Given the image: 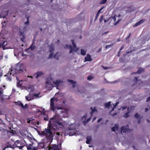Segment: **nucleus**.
<instances>
[{"label": "nucleus", "instance_id": "nucleus-1", "mask_svg": "<svg viewBox=\"0 0 150 150\" xmlns=\"http://www.w3.org/2000/svg\"><path fill=\"white\" fill-rule=\"evenodd\" d=\"M59 119V117L58 115H55L51 118L48 124L49 128L52 126L53 129L55 130L62 127L63 126V123Z\"/></svg>", "mask_w": 150, "mask_h": 150}, {"label": "nucleus", "instance_id": "nucleus-2", "mask_svg": "<svg viewBox=\"0 0 150 150\" xmlns=\"http://www.w3.org/2000/svg\"><path fill=\"white\" fill-rule=\"evenodd\" d=\"M52 128V126L49 128V127L47 129H45L44 131L41 132V134L45 136L47 139L49 140L52 141L53 139L54 135L51 130Z\"/></svg>", "mask_w": 150, "mask_h": 150}, {"label": "nucleus", "instance_id": "nucleus-3", "mask_svg": "<svg viewBox=\"0 0 150 150\" xmlns=\"http://www.w3.org/2000/svg\"><path fill=\"white\" fill-rule=\"evenodd\" d=\"M71 43L73 45V47L74 48H73L71 45H66V47H69L70 48V50L69 52V53L70 54L74 52H76L78 50V48H77L76 46V45L74 43V40H71Z\"/></svg>", "mask_w": 150, "mask_h": 150}, {"label": "nucleus", "instance_id": "nucleus-4", "mask_svg": "<svg viewBox=\"0 0 150 150\" xmlns=\"http://www.w3.org/2000/svg\"><path fill=\"white\" fill-rule=\"evenodd\" d=\"M14 103L15 105L19 106L21 108V109H22L25 110L26 108H28V105L27 104H26L24 105L23 103L20 101H18L17 102H15Z\"/></svg>", "mask_w": 150, "mask_h": 150}, {"label": "nucleus", "instance_id": "nucleus-5", "mask_svg": "<svg viewBox=\"0 0 150 150\" xmlns=\"http://www.w3.org/2000/svg\"><path fill=\"white\" fill-rule=\"evenodd\" d=\"M61 145L60 144V146H59L58 145L56 144H52L49 148V149L50 150V149H51L52 150H61Z\"/></svg>", "mask_w": 150, "mask_h": 150}, {"label": "nucleus", "instance_id": "nucleus-6", "mask_svg": "<svg viewBox=\"0 0 150 150\" xmlns=\"http://www.w3.org/2000/svg\"><path fill=\"white\" fill-rule=\"evenodd\" d=\"M33 144H30L28 145L27 144L25 146L27 147L28 150H37V149L36 147L33 146Z\"/></svg>", "mask_w": 150, "mask_h": 150}, {"label": "nucleus", "instance_id": "nucleus-7", "mask_svg": "<svg viewBox=\"0 0 150 150\" xmlns=\"http://www.w3.org/2000/svg\"><path fill=\"white\" fill-rule=\"evenodd\" d=\"M63 82V81L59 79L55 81H53V83L56 85L57 88L58 89V87L59 86L60 83Z\"/></svg>", "mask_w": 150, "mask_h": 150}, {"label": "nucleus", "instance_id": "nucleus-8", "mask_svg": "<svg viewBox=\"0 0 150 150\" xmlns=\"http://www.w3.org/2000/svg\"><path fill=\"white\" fill-rule=\"evenodd\" d=\"M35 40L34 39H33L31 45L27 49V50H28L30 49L31 51L34 50L36 48V47L35 45Z\"/></svg>", "mask_w": 150, "mask_h": 150}, {"label": "nucleus", "instance_id": "nucleus-9", "mask_svg": "<svg viewBox=\"0 0 150 150\" xmlns=\"http://www.w3.org/2000/svg\"><path fill=\"white\" fill-rule=\"evenodd\" d=\"M138 78H139V77H137L136 76L133 79V81L135 83V84L134 83V84H132V86H134L136 83H137L139 81L140 82V83H139V84H140L141 83H142V81H141V80H138Z\"/></svg>", "mask_w": 150, "mask_h": 150}, {"label": "nucleus", "instance_id": "nucleus-10", "mask_svg": "<svg viewBox=\"0 0 150 150\" xmlns=\"http://www.w3.org/2000/svg\"><path fill=\"white\" fill-rule=\"evenodd\" d=\"M129 126L128 125L125 126H122L121 128V132H126L129 130L128 128Z\"/></svg>", "mask_w": 150, "mask_h": 150}, {"label": "nucleus", "instance_id": "nucleus-11", "mask_svg": "<svg viewBox=\"0 0 150 150\" xmlns=\"http://www.w3.org/2000/svg\"><path fill=\"white\" fill-rule=\"evenodd\" d=\"M135 118H137L138 120V124L140 123L141 122V119H142V117L140 115L138 114V113H136L134 115Z\"/></svg>", "mask_w": 150, "mask_h": 150}, {"label": "nucleus", "instance_id": "nucleus-12", "mask_svg": "<svg viewBox=\"0 0 150 150\" xmlns=\"http://www.w3.org/2000/svg\"><path fill=\"white\" fill-rule=\"evenodd\" d=\"M146 21V20L144 19H142L140 21H139L137 23L133 25V27H136L137 26L143 23Z\"/></svg>", "mask_w": 150, "mask_h": 150}, {"label": "nucleus", "instance_id": "nucleus-13", "mask_svg": "<svg viewBox=\"0 0 150 150\" xmlns=\"http://www.w3.org/2000/svg\"><path fill=\"white\" fill-rule=\"evenodd\" d=\"M92 60L91 56L89 54H87L85 58V62L91 61Z\"/></svg>", "mask_w": 150, "mask_h": 150}, {"label": "nucleus", "instance_id": "nucleus-14", "mask_svg": "<svg viewBox=\"0 0 150 150\" xmlns=\"http://www.w3.org/2000/svg\"><path fill=\"white\" fill-rule=\"evenodd\" d=\"M43 74V72L41 71V72H36V73H35L34 74V76H35V78L38 79L39 77L41 75H42Z\"/></svg>", "mask_w": 150, "mask_h": 150}, {"label": "nucleus", "instance_id": "nucleus-15", "mask_svg": "<svg viewBox=\"0 0 150 150\" xmlns=\"http://www.w3.org/2000/svg\"><path fill=\"white\" fill-rule=\"evenodd\" d=\"M38 145L36 147V148L38 149H42L44 147V144L43 142H40L38 143Z\"/></svg>", "mask_w": 150, "mask_h": 150}, {"label": "nucleus", "instance_id": "nucleus-16", "mask_svg": "<svg viewBox=\"0 0 150 150\" xmlns=\"http://www.w3.org/2000/svg\"><path fill=\"white\" fill-rule=\"evenodd\" d=\"M2 47L3 50H5L6 48L5 46L7 45V42L6 41H3L2 42H1Z\"/></svg>", "mask_w": 150, "mask_h": 150}, {"label": "nucleus", "instance_id": "nucleus-17", "mask_svg": "<svg viewBox=\"0 0 150 150\" xmlns=\"http://www.w3.org/2000/svg\"><path fill=\"white\" fill-rule=\"evenodd\" d=\"M20 35L21 37V39L22 41H23L25 38V36L23 32H21V31H20Z\"/></svg>", "mask_w": 150, "mask_h": 150}, {"label": "nucleus", "instance_id": "nucleus-18", "mask_svg": "<svg viewBox=\"0 0 150 150\" xmlns=\"http://www.w3.org/2000/svg\"><path fill=\"white\" fill-rule=\"evenodd\" d=\"M119 128V125L118 124H115V126L112 128V131L113 132H115L116 130L118 129Z\"/></svg>", "mask_w": 150, "mask_h": 150}, {"label": "nucleus", "instance_id": "nucleus-19", "mask_svg": "<svg viewBox=\"0 0 150 150\" xmlns=\"http://www.w3.org/2000/svg\"><path fill=\"white\" fill-rule=\"evenodd\" d=\"M50 108L53 111H54L56 109V107L54 106V103L52 101L50 103Z\"/></svg>", "mask_w": 150, "mask_h": 150}, {"label": "nucleus", "instance_id": "nucleus-20", "mask_svg": "<svg viewBox=\"0 0 150 150\" xmlns=\"http://www.w3.org/2000/svg\"><path fill=\"white\" fill-rule=\"evenodd\" d=\"M67 81L72 83L73 88H74L76 86V83L74 81L72 80L68 79Z\"/></svg>", "mask_w": 150, "mask_h": 150}, {"label": "nucleus", "instance_id": "nucleus-21", "mask_svg": "<svg viewBox=\"0 0 150 150\" xmlns=\"http://www.w3.org/2000/svg\"><path fill=\"white\" fill-rule=\"evenodd\" d=\"M91 109V116H92L93 113L95 112H97V110L96 109V107H94L93 108V107H91L90 108Z\"/></svg>", "mask_w": 150, "mask_h": 150}, {"label": "nucleus", "instance_id": "nucleus-22", "mask_svg": "<svg viewBox=\"0 0 150 150\" xmlns=\"http://www.w3.org/2000/svg\"><path fill=\"white\" fill-rule=\"evenodd\" d=\"M87 140L86 141V143L87 144H89L90 143V142L91 140V136H88L86 138Z\"/></svg>", "mask_w": 150, "mask_h": 150}, {"label": "nucleus", "instance_id": "nucleus-23", "mask_svg": "<svg viewBox=\"0 0 150 150\" xmlns=\"http://www.w3.org/2000/svg\"><path fill=\"white\" fill-rule=\"evenodd\" d=\"M14 145H11L10 144H8L7 146L5 148H4L3 150H5L6 148H14L16 147L15 146H14Z\"/></svg>", "mask_w": 150, "mask_h": 150}, {"label": "nucleus", "instance_id": "nucleus-24", "mask_svg": "<svg viewBox=\"0 0 150 150\" xmlns=\"http://www.w3.org/2000/svg\"><path fill=\"white\" fill-rule=\"evenodd\" d=\"M111 106V102H109L105 103V107L108 108Z\"/></svg>", "mask_w": 150, "mask_h": 150}, {"label": "nucleus", "instance_id": "nucleus-25", "mask_svg": "<svg viewBox=\"0 0 150 150\" xmlns=\"http://www.w3.org/2000/svg\"><path fill=\"white\" fill-rule=\"evenodd\" d=\"M86 50L81 49V54L82 55H85L86 54Z\"/></svg>", "mask_w": 150, "mask_h": 150}, {"label": "nucleus", "instance_id": "nucleus-26", "mask_svg": "<svg viewBox=\"0 0 150 150\" xmlns=\"http://www.w3.org/2000/svg\"><path fill=\"white\" fill-rule=\"evenodd\" d=\"M119 103V102H117L115 103V105H114V104H113V108H112V110L111 111V112H112V111L114 110V108L117 106V105Z\"/></svg>", "mask_w": 150, "mask_h": 150}, {"label": "nucleus", "instance_id": "nucleus-27", "mask_svg": "<svg viewBox=\"0 0 150 150\" xmlns=\"http://www.w3.org/2000/svg\"><path fill=\"white\" fill-rule=\"evenodd\" d=\"M130 113H129V112H127L125 113L123 117L125 118H127L129 116V114Z\"/></svg>", "mask_w": 150, "mask_h": 150}, {"label": "nucleus", "instance_id": "nucleus-28", "mask_svg": "<svg viewBox=\"0 0 150 150\" xmlns=\"http://www.w3.org/2000/svg\"><path fill=\"white\" fill-rule=\"evenodd\" d=\"M54 51V48L53 47L50 46L49 49V51L50 53L53 52Z\"/></svg>", "mask_w": 150, "mask_h": 150}, {"label": "nucleus", "instance_id": "nucleus-29", "mask_svg": "<svg viewBox=\"0 0 150 150\" xmlns=\"http://www.w3.org/2000/svg\"><path fill=\"white\" fill-rule=\"evenodd\" d=\"M5 18V15H4L3 13H0V18Z\"/></svg>", "mask_w": 150, "mask_h": 150}, {"label": "nucleus", "instance_id": "nucleus-30", "mask_svg": "<svg viewBox=\"0 0 150 150\" xmlns=\"http://www.w3.org/2000/svg\"><path fill=\"white\" fill-rule=\"evenodd\" d=\"M16 147H18L19 149H22L25 146L24 145H21V146H18L17 145H15Z\"/></svg>", "mask_w": 150, "mask_h": 150}, {"label": "nucleus", "instance_id": "nucleus-31", "mask_svg": "<svg viewBox=\"0 0 150 150\" xmlns=\"http://www.w3.org/2000/svg\"><path fill=\"white\" fill-rule=\"evenodd\" d=\"M144 71V70L142 69H139L137 72L138 73H140Z\"/></svg>", "mask_w": 150, "mask_h": 150}, {"label": "nucleus", "instance_id": "nucleus-32", "mask_svg": "<svg viewBox=\"0 0 150 150\" xmlns=\"http://www.w3.org/2000/svg\"><path fill=\"white\" fill-rule=\"evenodd\" d=\"M134 106H131L130 107V109L129 108H127V111L129 112V113H130V110L132 109V108H134Z\"/></svg>", "mask_w": 150, "mask_h": 150}, {"label": "nucleus", "instance_id": "nucleus-33", "mask_svg": "<svg viewBox=\"0 0 150 150\" xmlns=\"http://www.w3.org/2000/svg\"><path fill=\"white\" fill-rule=\"evenodd\" d=\"M107 1V0H101L100 2V4H105Z\"/></svg>", "mask_w": 150, "mask_h": 150}, {"label": "nucleus", "instance_id": "nucleus-34", "mask_svg": "<svg viewBox=\"0 0 150 150\" xmlns=\"http://www.w3.org/2000/svg\"><path fill=\"white\" fill-rule=\"evenodd\" d=\"M53 52L50 53V54L49 55L48 58H52L53 56Z\"/></svg>", "mask_w": 150, "mask_h": 150}, {"label": "nucleus", "instance_id": "nucleus-35", "mask_svg": "<svg viewBox=\"0 0 150 150\" xmlns=\"http://www.w3.org/2000/svg\"><path fill=\"white\" fill-rule=\"evenodd\" d=\"M127 108V106H125L123 107H122L120 108V109H122V110H124L125 109H126Z\"/></svg>", "mask_w": 150, "mask_h": 150}, {"label": "nucleus", "instance_id": "nucleus-36", "mask_svg": "<svg viewBox=\"0 0 150 150\" xmlns=\"http://www.w3.org/2000/svg\"><path fill=\"white\" fill-rule=\"evenodd\" d=\"M103 17H104L103 15H102L101 16V17L100 18V20H99V21L100 22H101L102 21Z\"/></svg>", "mask_w": 150, "mask_h": 150}, {"label": "nucleus", "instance_id": "nucleus-37", "mask_svg": "<svg viewBox=\"0 0 150 150\" xmlns=\"http://www.w3.org/2000/svg\"><path fill=\"white\" fill-rule=\"evenodd\" d=\"M113 44H112V45H107L105 47V48L106 49H107V48H109L110 47H111L113 45Z\"/></svg>", "mask_w": 150, "mask_h": 150}, {"label": "nucleus", "instance_id": "nucleus-38", "mask_svg": "<svg viewBox=\"0 0 150 150\" xmlns=\"http://www.w3.org/2000/svg\"><path fill=\"white\" fill-rule=\"evenodd\" d=\"M27 21L25 23V25H28L29 24V21L28 20V17H27Z\"/></svg>", "mask_w": 150, "mask_h": 150}, {"label": "nucleus", "instance_id": "nucleus-39", "mask_svg": "<svg viewBox=\"0 0 150 150\" xmlns=\"http://www.w3.org/2000/svg\"><path fill=\"white\" fill-rule=\"evenodd\" d=\"M92 78V77L91 76H89L87 77V79L88 80H91Z\"/></svg>", "mask_w": 150, "mask_h": 150}, {"label": "nucleus", "instance_id": "nucleus-40", "mask_svg": "<svg viewBox=\"0 0 150 150\" xmlns=\"http://www.w3.org/2000/svg\"><path fill=\"white\" fill-rule=\"evenodd\" d=\"M99 13H97V14H96V16L95 21H96L97 19V18H98V17L99 15Z\"/></svg>", "mask_w": 150, "mask_h": 150}, {"label": "nucleus", "instance_id": "nucleus-41", "mask_svg": "<svg viewBox=\"0 0 150 150\" xmlns=\"http://www.w3.org/2000/svg\"><path fill=\"white\" fill-rule=\"evenodd\" d=\"M102 67L105 70H106L108 69V67H105L103 65L102 66Z\"/></svg>", "mask_w": 150, "mask_h": 150}, {"label": "nucleus", "instance_id": "nucleus-42", "mask_svg": "<svg viewBox=\"0 0 150 150\" xmlns=\"http://www.w3.org/2000/svg\"><path fill=\"white\" fill-rule=\"evenodd\" d=\"M18 71L19 72L21 73L23 72V70L21 68H20L18 69Z\"/></svg>", "mask_w": 150, "mask_h": 150}, {"label": "nucleus", "instance_id": "nucleus-43", "mask_svg": "<svg viewBox=\"0 0 150 150\" xmlns=\"http://www.w3.org/2000/svg\"><path fill=\"white\" fill-rule=\"evenodd\" d=\"M134 50H130V51H127L126 52V53L127 54H129V53H131L133 51H134Z\"/></svg>", "mask_w": 150, "mask_h": 150}, {"label": "nucleus", "instance_id": "nucleus-44", "mask_svg": "<svg viewBox=\"0 0 150 150\" xmlns=\"http://www.w3.org/2000/svg\"><path fill=\"white\" fill-rule=\"evenodd\" d=\"M3 93V91L2 90H0V95L1 96L2 95Z\"/></svg>", "mask_w": 150, "mask_h": 150}, {"label": "nucleus", "instance_id": "nucleus-45", "mask_svg": "<svg viewBox=\"0 0 150 150\" xmlns=\"http://www.w3.org/2000/svg\"><path fill=\"white\" fill-rule=\"evenodd\" d=\"M124 47V46L123 45H122L120 48V51L119 52V53H120V51Z\"/></svg>", "mask_w": 150, "mask_h": 150}, {"label": "nucleus", "instance_id": "nucleus-46", "mask_svg": "<svg viewBox=\"0 0 150 150\" xmlns=\"http://www.w3.org/2000/svg\"><path fill=\"white\" fill-rule=\"evenodd\" d=\"M91 119V117H90L89 118H88L87 120L86 121V122H86V123H87V122H89V121H90V120Z\"/></svg>", "mask_w": 150, "mask_h": 150}, {"label": "nucleus", "instance_id": "nucleus-47", "mask_svg": "<svg viewBox=\"0 0 150 150\" xmlns=\"http://www.w3.org/2000/svg\"><path fill=\"white\" fill-rule=\"evenodd\" d=\"M131 35V33H130L128 35V36L127 37V38L126 39V40H127V39H129Z\"/></svg>", "mask_w": 150, "mask_h": 150}, {"label": "nucleus", "instance_id": "nucleus-48", "mask_svg": "<svg viewBox=\"0 0 150 150\" xmlns=\"http://www.w3.org/2000/svg\"><path fill=\"white\" fill-rule=\"evenodd\" d=\"M112 19L113 20H114V21H116V17H115V16H114L113 17H112Z\"/></svg>", "mask_w": 150, "mask_h": 150}, {"label": "nucleus", "instance_id": "nucleus-49", "mask_svg": "<svg viewBox=\"0 0 150 150\" xmlns=\"http://www.w3.org/2000/svg\"><path fill=\"white\" fill-rule=\"evenodd\" d=\"M108 32H109L108 31L105 32H104V33H103L102 34V36H103L105 34H106L108 33Z\"/></svg>", "mask_w": 150, "mask_h": 150}, {"label": "nucleus", "instance_id": "nucleus-50", "mask_svg": "<svg viewBox=\"0 0 150 150\" xmlns=\"http://www.w3.org/2000/svg\"><path fill=\"white\" fill-rule=\"evenodd\" d=\"M101 48H99L98 49V50H97V53L100 52L101 51Z\"/></svg>", "mask_w": 150, "mask_h": 150}, {"label": "nucleus", "instance_id": "nucleus-51", "mask_svg": "<svg viewBox=\"0 0 150 150\" xmlns=\"http://www.w3.org/2000/svg\"><path fill=\"white\" fill-rule=\"evenodd\" d=\"M44 120H48V117H44Z\"/></svg>", "mask_w": 150, "mask_h": 150}, {"label": "nucleus", "instance_id": "nucleus-52", "mask_svg": "<svg viewBox=\"0 0 150 150\" xmlns=\"http://www.w3.org/2000/svg\"><path fill=\"white\" fill-rule=\"evenodd\" d=\"M103 8H101L100 10H98V12H97V13H99L100 12V11L102 10V9H103Z\"/></svg>", "mask_w": 150, "mask_h": 150}, {"label": "nucleus", "instance_id": "nucleus-53", "mask_svg": "<svg viewBox=\"0 0 150 150\" xmlns=\"http://www.w3.org/2000/svg\"><path fill=\"white\" fill-rule=\"evenodd\" d=\"M20 82H19L17 83V85L18 86H22L21 84H20Z\"/></svg>", "mask_w": 150, "mask_h": 150}, {"label": "nucleus", "instance_id": "nucleus-54", "mask_svg": "<svg viewBox=\"0 0 150 150\" xmlns=\"http://www.w3.org/2000/svg\"><path fill=\"white\" fill-rule=\"evenodd\" d=\"M150 100V96L146 100V101L148 102Z\"/></svg>", "mask_w": 150, "mask_h": 150}, {"label": "nucleus", "instance_id": "nucleus-55", "mask_svg": "<svg viewBox=\"0 0 150 150\" xmlns=\"http://www.w3.org/2000/svg\"><path fill=\"white\" fill-rule=\"evenodd\" d=\"M54 98H51L50 100L51 102V101H52V102L53 103H54Z\"/></svg>", "mask_w": 150, "mask_h": 150}, {"label": "nucleus", "instance_id": "nucleus-56", "mask_svg": "<svg viewBox=\"0 0 150 150\" xmlns=\"http://www.w3.org/2000/svg\"><path fill=\"white\" fill-rule=\"evenodd\" d=\"M119 21H117V22H115L114 23L115 25H117V24L118 23H119Z\"/></svg>", "mask_w": 150, "mask_h": 150}, {"label": "nucleus", "instance_id": "nucleus-57", "mask_svg": "<svg viewBox=\"0 0 150 150\" xmlns=\"http://www.w3.org/2000/svg\"><path fill=\"white\" fill-rule=\"evenodd\" d=\"M102 118H100V119H99L98 121H97V122H100L101 120H102Z\"/></svg>", "mask_w": 150, "mask_h": 150}, {"label": "nucleus", "instance_id": "nucleus-58", "mask_svg": "<svg viewBox=\"0 0 150 150\" xmlns=\"http://www.w3.org/2000/svg\"><path fill=\"white\" fill-rule=\"evenodd\" d=\"M25 98H26V99L27 100H28V101H29V100H30V99H28V97H27V96H26V97H25Z\"/></svg>", "mask_w": 150, "mask_h": 150}, {"label": "nucleus", "instance_id": "nucleus-59", "mask_svg": "<svg viewBox=\"0 0 150 150\" xmlns=\"http://www.w3.org/2000/svg\"><path fill=\"white\" fill-rule=\"evenodd\" d=\"M20 141L19 140H17L16 141V143L19 144V143Z\"/></svg>", "mask_w": 150, "mask_h": 150}, {"label": "nucleus", "instance_id": "nucleus-60", "mask_svg": "<svg viewBox=\"0 0 150 150\" xmlns=\"http://www.w3.org/2000/svg\"><path fill=\"white\" fill-rule=\"evenodd\" d=\"M149 110V109L148 108H146L145 109V111L147 112Z\"/></svg>", "mask_w": 150, "mask_h": 150}, {"label": "nucleus", "instance_id": "nucleus-61", "mask_svg": "<svg viewBox=\"0 0 150 150\" xmlns=\"http://www.w3.org/2000/svg\"><path fill=\"white\" fill-rule=\"evenodd\" d=\"M108 19H107V20H104V22H105H105H107V21H108Z\"/></svg>", "mask_w": 150, "mask_h": 150}, {"label": "nucleus", "instance_id": "nucleus-62", "mask_svg": "<svg viewBox=\"0 0 150 150\" xmlns=\"http://www.w3.org/2000/svg\"><path fill=\"white\" fill-rule=\"evenodd\" d=\"M117 114V113H115L113 114H112V116H114L115 115Z\"/></svg>", "mask_w": 150, "mask_h": 150}, {"label": "nucleus", "instance_id": "nucleus-63", "mask_svg": "<svg viewBox=\"0 0 150 150\" xmlns=\"http://www.w3.org/2000/svg\"><path fill=\"white\" fill-rule=\"evenodd\" d=\"M96 119V117H95L93 119V121H94Z\"/></svg>", "mask_w": 150, "mask_h": 150}, {"label": "nucleus", "instance_id": "nucleus-64", "mask_svg": "<svg viewBox=\"0 0 150 150\" xmlns=\"http://www.w3.org/2000/svg\"><path fill=\"white\" fill-rule=\"evenodd\" d=\"M2 73H0V78L2 76Z\"/></svg>", "mask_w": 150, "mask_h": 150}]
</instances>
